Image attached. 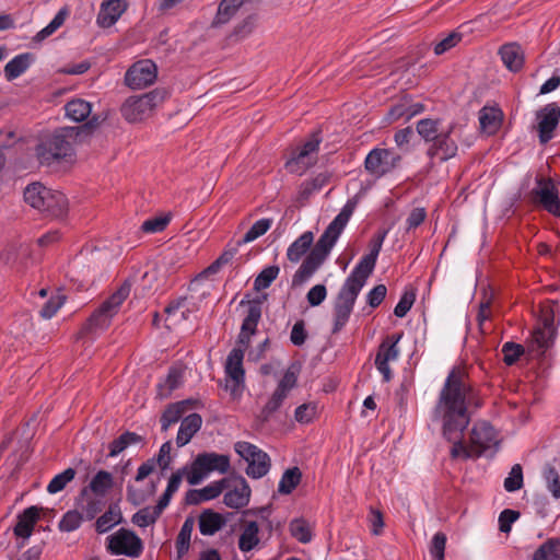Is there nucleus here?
Segmentation results:
<instances>
[{"label":"nucleus","mask_w":560,"mask_h":560,"mask_svg":"<svg viewBox=\"0 0 560 560\" xmlns=\"http://www.w3.org/2000/svg\"><path fill=\"white\" fill-rule=\"evenodd\" d=\"M65 299L61 295L50 298L42 307L39 314L45 319H50L63 305Z\"/></svg>","instance_id":"338daca9"},{"label":"nucleus","mask_w":560,"mask_h":560,"mask_svg":"<svg viewBox=\"0 0 560 560\" xmlns=\"http://www.w3.org/2000/svg\"><path fill=\"white\" fill-rule=\"evenodd\" d=\"M463 38L462 33L458 32H452L447 36H445L442 40L435 44L434 46V54L435 55H442L450 50L451 48L455 47Z\"/></svg>","instance_id":"0e129e2a"},{"label":"nucleus","mask_w":560,"mask_h":560,"mask_svg":"<svg viewBox=\"0 0 560 560\" xmlns=\"http://www.w3.org/2000/svg\"><path fill=\"white\" fill-rule=\"evenodd\" d=\"M186 401H179L170 405L161 417V428L163 431H167L168 428L176 423L184 412L186 411Z\"/></svg>","instance_id":"37998d69"},{"label":"nucleus","mask_w":560,"mask_h":560,"mask_svg":"<svg viewBox=\"0 0 560 560\" xmlns=\"http://www.w3.org/2000/svg\"><path fill=\"white\" fill-rule=\"evenodd\" d=\"M47 194V187L40 183L30 184L24 190V200L31 207L38 209L43 206L44 195Z\"/></svg>","instance_id":"de8ad7c7"},{"label":"nucleus","mask_w":560,"mask_h":560,"mask_svg":"<svg viewBox=\"0 0 560 560\" xmlns=\"http://www.w3.org/2000/svg\"><path fill=\"white\" fill-rule=\"evenodd\" d=\"M533 560H560V538H550L540 545Z\"/></svg>","instance_id":"58836bf2"},{"label":"nucleus","mask_w":560,"mask_h":560,"mask_svg":"<svg viewBox=\"0 0 560 560\" xmlns=\"http://www.w3.org/2000/svg\"><path fill=\"white\" fill-rule=\"evenodd\" d=\"M160 515L154 506H147L133 514L132 523L139 527H147L155 523Z\"/></svg>","instance_id":"603ef678"},{"label":"nucleus","mask_w":560,"mask_h":560,"mask_svg":"<svg viewBox=\"0 0 560 560\" xmlns=\"http://www.w3.org/2000/svg\"><path fill=\"white\" fill-rule=\"evenodd\" d=\"M400 339L401 334L392 335L378 347L374 363L377 371L382 374L384 382H389L392 380L393 375L389 363L397 361L400 355V350L398 348Z\"/></svg>","instance_id":"f3484780"},{"label":"nucleus","mask_w":560,"mask_h":560,"mask_svg":"<svg viewBox=\"0 0 560 560\" xmlns=\"http://www.w3.org/2000/svg\"><path fill=\"white\" fill-rule=\"evenodd\" d=\"M525 349L522 345L515 342H505L502 346L503 361L508 365L514 364L524 353Z\"/></svg>","instance_id":"052dcab7"},{"label":"nucleus","mask_w":560,"mask_h":560,"mask_svg":"<svg viewBox=\"0 0 560 560\" xmlns=\"http://www.w3.org/2000/svg\"><path fill=\"white\" fill-rule=\"evenodd\" d=\"M302 474L298 467L287 469L278 485L281 494H290L301 481Z\"/></svg>","instance_id":"c03bdc74"},{"label":"nucleus","mask_w":560,"mask_h":560,"mask_svg":"<svg viewBox=\"0 0 560 560\" xmlns=\"http://www.w3.org/2000/svg\"><path fill=\"white\" fill-rule=\"evenodd\" d=\"M122 515L117 504L109 505L108 510L102 514L95 522V529L100 534H104L114 526L120 524Z\"/></svg>","instance_id":"72a5a7b5"},{"label":"nucleus","mask_w":560,"mask_h":560,"mask_svg":"<svg viewBox=\"0 0 560 560\" xmlns=\"http://www.w3.org/2000/svg\"><path fill=\"white\" fill-rule=\"evenodd\" d=\"M440 125V119L423 118L417 122V131L425 142L431 143L442 131Z\"/></svg>","instance_id":"ea45409f"},{"label":"nucleus","mask_w":560,"mask_h":560,"mask_svg":"<svg viewBox=\"0 0 560 560\" xmlns=\"http://www.w3.org/2000/svg\"><path fill=\"white\" fill-rule=\"evenodd\" d=\"M107 551L114 556L138 558L143 551L141 538L130 529L119 528L106 538Z\"/></svg>","instance_id":"9b49d317"},{"label":"nucleus","mask_w":560,"mask_h":560,"mask_svg":"<svg viewBox=\"0 0 560 560\" xmlns=\"http://www.w3.org/2000/svg\"><path fill=\"white\" fill-rule=\"evenodd\" d=\"M354 208L355 202L349 200L329 223L313 247L314 234L311 231L302 233L288 247L287 258L293 264L299 262L306 255L293 276V284H301L305 282L324 264L342 231L347 226Z\"/></svg>","instance_id":"7ed1b4c3"},{"label":"nucleus","mask_w":560,"mask_h":560,"mask_svg":"<svg viewBox=\"0 0 560 560\" xmlns=\"http://www.w3.org/2000/svg\"><path fill=\"white\" fill-rule=\"evenodd\" d=\"M400 162V155L390 149L375 148L365 158V170L376 176L381 177L392 172Z\"/></svg>","instance_id":"2eb2a0df"},{"label":"nucleus","mask_w":560,"mask_h":560,"mask_svg":"<svg viewBox=\"0 0 560 560\" xmlns=\"http://www.w3.org/2000/svg\"><path fill=\"white\" fill-rule=\"evenodd\" d=\"M482 406V399L468 382L464 370L454 368L440 390L432 419L441 424L442 435L452 442L451 457L468 459L478 457L469 442L463 443V434L471 420V409Z\"/></svg>","instance_id":"f257e3e1"},{"label":"nucleus","mask_w":560,"mask_h":560,"mask_svg":"<svg viewBox=\"0 0 560 560\" xmlns=\"http://www.w3.org/2000/svg\"><path fill=\"white\" fill-rule=\"evenodd\" d=\"M542 478L547 490L555 500L560 499V475L551 465H546L542 469Z\"/></svg>","instance_id":"49530a36"},{"label":"nucleus","mask_w":560,"mask_h":560,"mask_svg":"<svg viewBox=\"0 0 560 560\" xmlns=\"http://www.w3.org/2000/svg\"><path fill=\"white\" fill-rule=\"evenodd\" d=\"M67 10L66 9H61L56 15L55 18L49 22V24L47 26H45L43 30H40L36 35H35V39L37 42H42L44 40L45 38H47L48 36H50L51 34H54L65 22L66 20V16H67Z\"/></svg>","instance_id":"4d7b16f0"},{"label":"nucleus","mask_w":560,"mask_h":560,"mask_svg":"<svg viewBox=\"0 0 560 560\" xmlns=\"http://www.w3.org/2000/svg\"><path fill=\"white\" fill-rule=\"evenodd\" d=\"M31 65V55L21 54L11 59L4 67V77L12 81L23 74Z\"/></svg>","instance_id":"f704fd0d"},{"label":"nucleus","mask_w":560,"mask_h":560,"mask_svg":"<svg viewBox=\"0 0 560 560\" xmlns=\"http://www.w3.org/2000/svg\"><path fill=\"white\" fill-rule=\"evenodd\" d=\"M446 545L445 534L436 533L431 541L430 553L435 560H444V551Z\"/></svg>","instance_id":"69168bd1"},{"label":"nucleus","mask_w":560,"mask_h":560,"mask_svg":"<svg viewBox=\"0 0 560 560\" xmlns=\"http://www.w3.org/2000/svg\"><path fill=\"white\" fill-rule=\"evenodd\" d=\"M317 159L304 151L296 149L287 161L285 167L290 173L302 175L316 163Z\"/></svg>","instance_id":"2f4dec72"},{"label":"nucleus","mask_w":560,"mask_h":560,"mask_svg":"<svg viewBox=\"0 0 560 560\" xmlns=\"http://www.w3.org/2000/svg\"><path fill=\"white\" fill-rule=\"evenodd\" d=\"M44 198L43 206H39L37 210L54 218H61L67 213L69 203L61 191L47 188Z\"/></svg>","instance_id":"b1692460"},{"label":"nucleus","mask_w":560,"mask_h":560,"mask_svg":"<svg viewBox=\"0 0 560 560\" xmlns=\"http://www.w3.org/2000/svg\"><path fill=\"white\" fill-rule=\"evenodd\" d=\"M560 121V107L557 103H549L536 112V129L541 144L553 138V131Z\"/></svg>","instance_id":"a211bd4d"},{"label":"nucleus","mask_w":560,"mask_h":560,"mask_svg":"<svg viewBox=\"0 0 560 560\" xmlns=\"http://www.w3.org/2000/svg\"><path fill=\"white\" fill-rule=\"evenodd\" d=\"M479 122L481 129L491 135L500 127V113L494 108L483 107L479 113Z\"/></svg>","instance_id":"79ce46f5"},{"label":"nucleus","mask_w":560,"mask_h":560,"mask_svg":"<svg viewBox=\"0 0 560 560\" xmlns=\"http://www.w3.org/2000/svg\"><path fill=\"white\" fill-rule=\"evenodd\" d=\"M194 526L195 521L192 517H187L183 523L176 538V550L178 557H183L188 551Z\"/></svg>","instance_id":"a19ab883"},{"label":"nucleus","mask_w":560,"mask_h":560,"mask_svg":"<svg viewBox=\"0 0 560 560\" xmlns=\"http://www.w3.org/2000/svg\"><path fill=\"white\" fill-rule=\"evenodd\" d=\"M165 312L167 314L166 322L168 325H176L180 320L187 319L191 313V308L187 305V299L183 298L171 303Z\"/></svg>","instance_id":"c9c22d12"},{"label":"nucleus","mask_w":560,"mask_h":560,"mask_svg":"<svg viewBox=\"0 0 560 560\" xmlns=\"http://www.w3.org/2000/svg\"><path fill=\"white\" fill-rule=\"evenodd\" d=\"M555 306L556 302H551L541 308L540 325L533 331L528 343L530 357L547 365H549L550 359L549 350L552 348L558 334Z\"/></svg>","instance_id":"39448f33"},{"label":"nucleus","mask_w":560,"mask_h":560,"mask_svg":"<svg viewBox=\"0 0 560 560\" xmlns=\"http://www.w3.org/2000/svg\"><path fill=\"white\" fill-rule=\"evenodd\" d=\"M504 66L512 72H517L523 68L524 54L520 45L506 44L499 51Z\"/></svg>","instance_id":"c85d7f7f"},{"label":"nucleus","mask_w":560,"mask_h":560,"mask_svg":"<svg viewBox=\"0 0 560 560\" xmlns=\"http://www.w3.org/2000/svg\"><path fill=\"white\" fill-rule=\"evenodd\" d=\"M291 534L300 542H308L312 539V534L308 525L302 520H295L290 525Z\"/></svg>","instance_id":"e2e57ef3"},{"label":"nucleus","mask_w":560,"mask_h":560,"mask_svg":"<svg viewBox=\"0 0 560 560\" xmlns=\"http://www.w3.org/2000/svg\"><path fill=\"white\" fill-rule=\"evenodd\" d=\"M524 479H523V469L520 464H515L511 471L509 472V476L504 479V489L508 492H515L520 490L523 487Z\"/></svg>","instance_id":"864d4df0"},{"label":"nucleus","mask_w":560,"mask_h":560,"mask_svg":"<svg viewBox=\"0 0 560 560\" xmlns=\"http://www.w3.org/2000/svg\"><path fill=\"white\" fill-rule=\"evenodd\" d=\"M366 281L350 273L342 283L332 307L334 326L332 332L340 331L349 322L358 295Z\"/></svg>","instance_id":"423d86ee"},{"label":"nucleus","mask_w":560,"mask_h":560,"mask_svg":"<svg viewBox=\"0 0 560 560\" xmlns=\"http://www.w3.org/2000/svg\"><path fill=\"white\" fill-rule=\"evenodd\" d=\"M271 224H272L271 219L264 218V219L257 220L250 226V229L244 234V236L236 242V245L241 246V245H244V244H247V243H250V242L257 240L258 237L264 235L271 228Z\"/></svg>","instance_id":"a18cd8bd"},{"label":"nucleus","mask_w":560,"mask_h":560,"mask_svg":"<svg viewBox=\"0 0 560 560\" xmlns=\"http://www.w3.org/2000/svg\"><path fill=\"white\" fill-rule=\"evenodd\" d=\"M226 524V518L211 509L202 511L198 518L199 532L203 536H212L222 529Z\"/></svg>","instance_id":"393cba45"},{"label":"nucleus","mask_w":560,"mask_h":560,"mask_svg":"<svg viewBox=\"0 0 560 560\" xmlns=\"http://www.w3.org/2000/svg\"><path fill=\"white\" fill-rule=\"evenodd\" d=\"M259 527L255 521L247 522L238 538V548L243 552L252 551L260 541Z\"/></svg>","instance_id":"473e14b6"},{"label":"nucleus","mask_w":560,"mask_h":560,"mask_svg":"<svg viewBox=\"0 0 560 560\" xmlns=\"http://www.w3.org/2000/svg\"><path fill=\"white\" fill-rule=\"evenodd\" d=\"M244 354L241 349H232L225 364V390L230 392L233 398H240L245 388V370L243 368Z\"/></svg>","instance_id":"f8f14e48"},{"label":"nucleus","mask_w":560,"mask_h":560,"mask_svg":"<svg viewBox=\"0 0 560 560\" xmlns=\"http://www.w3.org/2000/svg\"><path fill=\"white\" fill-rule=\"evenodd\" d=\"M279 275V267L270 266L261 270V272L256 277L254 281V289L256 291H261L270 287L272 281Z\"/></svg>","instance_id":"6e6d98bb"},{"label":"nucleus","mask_w":560,"mask_h":560,"mask_svg":"<svg viewBox=\"0 0 560 560\" xmlns=\"http://www.w3.org/2000/svg\"><path fill=\"white\" fill-rule=\"evenodd\" d=\"M39 509L37 506H30L25 509L19 516L14 527V534L21 538H28L34 529V525L39 518Z\"/></svg>","instance_id":"cd10ccee"},{"label":"nucleus","mask_w":560,"mask_h":560,"mask_svg":"<svg viewBox=\"0 0 560 560\" xmlns=\"http://www.w3.org/2000/svg\"><path fill=\"white\" fill-rule=\"evenodd\" d=\"M231 467L230 457L224 454L205 452L198 454L188 466V483L199 485L210 472L225 474Z\"/></svg>","instance_id":"6e6552de"},{"label":"nucleus","mask_w":560,"mask_h":560,"mask_svg":"<svg viewBox=\"0 0 560 560\" xmlns=\"http://www.w3.org/2000/svg\"><path fill=\"white\" fill-rule=\"evenodd\" d=\"M126 0H103L96 16V24L102 28L112 27L127 11Z\"/></svg>","instance_id":"5701e85b"},{"label":"nucleus","mask_w":560,"mask_h":560,"mask_svg":"<svg viewBox=\"0 0 560 560\" xmlns=\"http://www.w3.org/2000/svg\"><path fill=\"white\" fill-rule=\"evenodd\" d=\"M158 77L155 63L149 59L133 63L125 74V83L132 90H141L153 84Z\"/></svg>","instance_id":"dca6fc26"},{"label":"nucleus","mask_w":560,"mask_h":560,"mask_svg":"<svg viewBox=\"0 0 560 560\" xmlns=\"http://www.w3.org/2000/svg\"><path fill=\"white\" fill-rule=\"evenodd\" d=\"M469 442L477 456H481L487 451L495 448L499 443L493 427L486 421H478L472 425Z\"/></svg>","instance_id":"aec40b11"},{"label":"nucleus","mask_w":560,"mask_h":560,"mask_svg":"<svg viewBox=\"0 0 560 560\" xmlns=\"http://www.w3.org/2000/svg\"><path fill=\"white\" fill-rule=\"evenodd\" d=\"M455 124H451L442 130L439 137L428 148V156L443 163L456 156L458 151L457 139L455 138Z\"/></svg>","instance_id":"4468645a"},{"label":"nucleus","mask_w":560,"mask_h":560,"mask_svg":"<svg viewBox=\"0 0 560 560\" xmlns=\"http://www.w3.org/2000/svg\"><path fill=\"white\" fill-rule=\"evenodd\" d=\"M114 486L113 475L106 470H98L90 483L82 489V495H88V493L95 494L96 497H106L107 492Z\"/></svg>","instance_id":"bb28decb"},{"label":"nucleus","mask_w":560,"mask_h":560,"mask_svg":"<svg viewBox=\"0 0 560 560\" xmlns=\"http://www.w3.org/2000/svg\"><path fill=\"white\" fill-rule=\"evenodd\" d=\"M105 505L106 499L104 497H96L92 493L82 495V491L80 492L78 509L81 510L85 520L91 521L95 518V516L105 508Z\"/></svg>","instance_id":"c756f323"},{"label":"nucleus","mask_w":560,"mask_h":560,"mask_svg":"<svg viewBox=\"0 0 560 560\" xmlns=\"http://www.w3.org/2000/svg\"><path fill=\"white\" fill-rule=\"evenodd\" d=\"M100 125L97 116H93L83 126L61 127L44 136L36 145V155L40 164L50 165L60 161H70L74 155L78 137Z\"/></svg>","instance_id":"20e7f679"},{"label":"nucleus","mask_w":560,"mask_h":560,"mask_svg":"<svg viewBox=\"0 0 560 560\" xmlns=\"http://www.w3.org/2000/svg\"><path fill=\"white\" fill-rule=\"evenodd\" d=\"M235 452L247 463L246 474L258 479L266 476L270 469V457L256 445L240 441L234 445Z\"/></svg>","instance_id":"9d476101"},{"label":"nucleus","mask_w":560,"mask_h":560,"mask_svg":"<svg viewBox=\"0 0 560 560\" xmlns=\"http://www.w3.org/2000/svg\"><path fill=\"white\" fill-rule=\"evenodd\" d=\"M180 382V372L175 369L171 370L165 381L158 385V396L160 398H166L174 389H176L179 386Z\"/></svg>","instance_id":"3c124183"},{"label":"nucleus","mask_w":560,"mask_h":560,"mask_svg":"<svg viewBox=\"0 0 560 560\" xmlns=\"http://www.w3.org/2000/svg\"><path fill=\"white\" fill-rule=\"evenodd\" d=\"M415 299H416V295L413 292H405L397 305L395 306L394 308V314L397 316V317H405L406 314L409 312V310L411 308V306L413 305V302H415Z\"/></svg>","instance_id":"774afa93"},{"label":"nucleus","mask_w":560,"mask_h":560,"mask_svg":"<svg viewBox=\"0 0 560 560\" xmlns=\"http://www.w3.org/2000/svg\"><path fill=\"white\" fill-rule=\"evenodd\" d=\"M75 474L77 471L73 468H67L60 474H57L47 486L48 493L55 494L62 491L67 485L74 479Z\"/></svg>","instance_id":"8fccbe9b"},{"label":"nucleus","mask_w":560,"mask_h":560,"mask_svg":"<svg viewBox=\"0 0 560 560\" xmlns=\"http://www.w3.org/2000/svg\"><path fill=\"white\" fill-rule=\"evenodd\" d=\"M317 415V405L315 402H306L300 405L294 411V419L301 424L311 423Z\"/></svg>","instance_id":"13d9d810"},{"label":"nucleus","mask_w":560,"mask_h":560,"mask_svg":"<svg viewBox=\"0 0 560 560\" xmlns=\"http://www.w3.org/2000/svg\"><path fill=\"white\" fill-rule=\"evenodd\" d=\"M228 491L224 494L223 502L228 508L242 509L246 506L250 499V487L242 476L229 479Z\"/></svg>","instance_id":"4be33fe9"},{"label":"nucleus","mask_w":560,"mask_h":560,"mask_svg":"<svg viewBox=\"0 0 560 560\" xmlns=\"http://www.w3.org/2000/svg\"><path fill=\"white\" fill-rule=\"evenodd\" d=\"M85 518L80 511H68L59 523V528L63 532H72L80 527L82 520Z\"/></svg>","instance_id":"bf43d9fd"},{"label":"nucleus","mask_w":560,"mask_h":560,"mask_svg":"<svg viewBox=\"0 0 560 560\" xmlns=\"http://www.w3.org/2000/svg\"><path fill=\"white\" fill-rule=\"evenodd\" d=\"M162 101L158 91H152L140 96H131L121 106V115L129 122L141 121L150 117Z\"/></svg>","instance_id":"1a4fd4ad"},{"label":"nucleus","mask_w":560,"mask_h":560,"mask_svg":"<svg viewBox=\"0 0 560 560\" xmlns=\"http://www.w3.org/2000/svg\"><path fill=\"white\" fill-rule=\"evenodd\" d=\"M387 231H381L373 236L370 243V253L364 255L350 273L368 281L373 272L378 254L382 249Z\"/></svg>","instance_id":"412c9836"},{"label":"nucleus","mask_w":560,"mask_h":560,"mask_svg":"<svg viewBox=\"0 0 560 560\" xmlns=\"http://www.w3.org/2000/svg\"><path fill=\"white\" fill-rule=\"evenodd\" d=\"M66 115L72 119L73 121L80 122L85 120L91 112H92V105L91 103L82 100L77 98L68 102L65 106Z\"/></svg>","instance_id":"e433bc0d"},{"label":"nucleus","mask_w":560,"mask_h":560,"mask_svg":"<svg viewBox=\"0 0 560 560\" xmlns=\"http://www.w3.org/2000/svg\"><path fill=\"white\" fill-rule=\"evenodd\" d=\"M129 293L130 285L124 283L90 316L85 330L97 332L108 328L113 317L118 313L120 305L128 298Z\"/></svg>","instance_id":"0eeeda50"},{"label":"nucleus","mask_w":560,"mask_h":560,"mask_svg":"<svg viewBox=\"0 0 560 560\" xmlns=\"http://www.w3.org/2000/svg\"><path fill=\"white\" fill-rule=\"evenodd\" d=\"M171 221V215L170 214H161V215H158V217H154V218H150V219H147L142 225H141V230L144 232V233H149V234H154V233H159V232H162L166 229V226L168 225Z\"/></svg>","instance_id":"5fc2aeb1"},{"label":"nucleus","mask_w":560,"mask_h":560,"mask_svg":"<svg viewBox=\"0 0 560 560\" xmlns=\"http://www.w3.org/2000/svg\"><path fill=\"white\" fill-rule=\"evenodd\" d=\"M202 418L198 413H190L185 417L182 422L176 436V444L183 447L190 442L194 435L200 430Z\"/></svg>","instance_id":"a878e982"},{"label":"nucleus","mask_w":560,"mask_h":560,"mask_svg":"<svg viewBox=\"0 0 560 560\" xmlns=\"http://www.w3.org/2000/svg\"><path fill=\"white\" fill-rule=\"evenodd\" d=\"M261 317V306L258 302H248L247 314L243 319L241 329L244 331H249L252 334L256 332L257 325Z\"/></svg>","instance_id":"09e8293b"},{"label":"nucleus","mask_w":560,"mask_h":560,"mask_svg":"<svg viewBox=\"0 0 560 560\" xmlns=\"http://www.w3.org/2000/svg\"><path fill=\"white\" fill-rule=\"evenodd\" d=\"M298 374L292 369H288L265 406L261 409V418L267 421L280 409L289 393L296 386Z\"/></svg>","instance_id":"ddd939ff"},{"label":"nucleus","mask_w":560,"mask_h":560,"mask_svg":"<svg viewBox=\"0 0 560 560\" xmlns=\"http://www.w3.org/2000/svg\"><path fill=\"white\" fill-rule=\"evenodd\" d=\"M247 0H222L211 23L213 27L226 24Z\"/></svg>","instance_id":"7c9ffc66"},{"label":"nucleus","mask_w":560,"mask_h":560,"mask_svg":"<svg viewBox=\"0 0 560 560\" xmlns=\"http://www.w3.org/2000/svg\"><path fill=\"white\" fill-rule=\"evenodd\" d=\"M226 487H229V479L226 478L207 485L200 489L203 501L218 498Z\"/></svg>","instance_id":"680f3d73"},{"label":"nucleus","mask_w":560,"mask_h":560,"mask_svg":"<svg viewBox=\"0 0 560 560\" xmlns=\"http://www.w3.org/2000/svg\"><path fill=\"white\" fill-rule=\"evenodd\" d=\"M142 441V436L135 432H125L121 435H119L117 439H115L109 444V453L108 456L116 457L121 452H124L128 446L138 444Z\"/></svg>","instance_id":"4c0bfd02"},{"label":"nucleus","mask_w":560,"mask_h":560,"mask_svg":"<svg viewBox=\"0 0 560 560\" xmlns=\"http://www.w3.org/2000/svg\"><path fill=\"white\" fill-rule=\"evenodd\" d=\"M533 200L549 213L560 217L559 191L550 178H538L537 186L532 190Z\"/></svg>","instance_id":"6ab92c4d"},{"label":"nucleus","mask_w":560,"mask_h":560,"mask_svg":"<svg viewBox=\"0 0 560 560\" xmlns=\"http://www.w3.org/2000/svg\"><path fill=\"white\" fill-rule=\"evenodd\" d=\"M482 406V399L468 382L464 370L454 368L440 390L432 419L441 424L442 435L452 442L451 457L468 459L478 457L469 442L463 443V434L471 420V409Z\"/></svg>","instance_id":"f03ea898"}]
</instances>
